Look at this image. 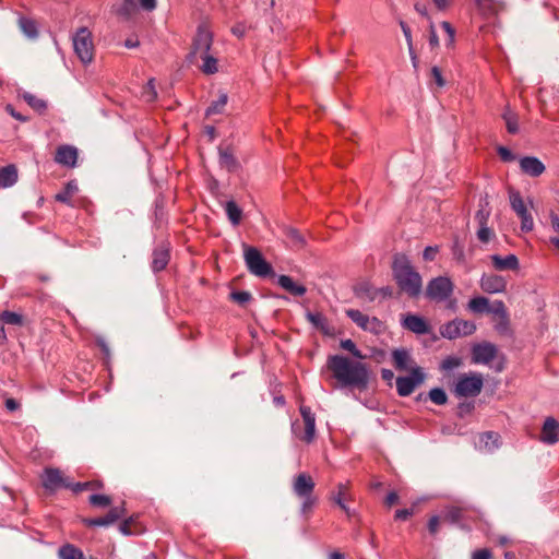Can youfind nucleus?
<instances>
[{
	"instance_id": "31",
	"label": "nucleus",
	"mask_w": 559,
	"mask_h": 559,
	"mask_svg": "<svg viewBox=\"0 0 559 559\" xmlns=\"http://www.w3.org/2000/svg\"><path fill=\"white\" fill-rule=\"evenodd\" d=\"M226 215L233 226H238L242 217V210L233 200L225 203Z\"/></svg>"
},
{
	"instance_id": "32",
	"label": "nucleus",
	"mask_w": 559,
	"mask_h": 559,
	"mask_svg": "<svg viewBox=\"0 0 559 559\" xmlns=\"http://www.w3.org/2000/svg\"><path fill=\"white\" fill-rule=\"evenodd\" d=\"M306 318L314 328L319 329L326 335L330 334L326 319L322 313L308 311L306 313Z\"/></svg>"
},
{
	"instance_id": "48",
	"label": "nucleus",
	"mask_w": 559,
	"mask_h": 559,
	"mask_svg": "<svg viewBox=\"0 0 559 559\" xmlns=\"http://www.w3.org/2000/svg\"><path fill=\"white\" fill-rule=\"evenodd\" d=\"M230 298H231L235 302H237V304H239V305L243 306V305H246L248 301H250V300H251L252 296H251V294H250L249 292L241 290V292H233V293L230 294Z\"/></svg>"
},
{
	"instance_id": "35",
	"label": "nucleus",
	"mask_w": 559,
	"mask_h": 559,
	"mask_svg": "<svg viewBox=\"0 0 559 559\" xmlns=\"http://www.w3.org/2000/svg\"><path fill=\"white\" fill-rule=\"evenodd\" d=\"M228 102V96L226 93H219V96L216 100H213L211 103V105L206 108L205 110V115L209 117V116H212V115H217V114H222L226 104Z\"/></svg>"
},
{
	"instance_id": "9",
	"label": "nucleus",
	"mask_w": 559,
	"mask_h": 559,
	"mask_svg": "<svg viewBox=\"0 0 559 559\" xmlns=\"http://www.w3.org/2000/svg\"><path fill=\"white\" fill-rule=\"evenodd\" d=\"M476 331V324L473 321L454 319L440 326V334L447 340H455L462 336L472 335Z\"/></svg>"
},
{
	"instance_id": "10",
	"label": "nucleus",
	"mask_w": 559,
	"mask_h": 559,
	"mask_svg": "<svg viewBox=\"0 0 559 559\" xmlns=\"http://www.w3.org/2000/svg\"><path fill=\"white\" fill-rule=\"evenodd\" d=\"M426 379V374L421 367L412 369L408 376L396 378V391L400 396H408L414 390L420 385Z\"/></svg>"
},
{
	"instance_id": "52",
	"label": "nucleus",
	"mask_w": 559,
	"mask_h": 559,
	"mask_svg": "<svg viewBox=\"0 0 559 559\" xmlns=\"http://www.w3.org/2000/svg\"><path fill=\"white\" fill-rule=\"evenodd\" d=\"M498 154L503 162L510 163L516 159V155L506 146L498 147Z\"/></svg>"
},
{
	"instance_id": "55",
	"label": "nucleus",
	"mask_w": 559,
	"mask_h": 559,
	"mask_svg": "<svg viewBox=\"0 0 559 559\" xmlns=\"http://www.w3.org/2000/svg\"><path fill=\"white\" fill-rule=\"evenodd\" d=\"M431 75L435 79V82L439 87H443L445 85V81H444L442 73L438 67H432Z\"/></svg>"
},
{
	"instance_id": "18",
	"label": "nucleus",
	"mask_w": 559,
	"mask_h": 559,
	"mask_svg": "<svg viewBox=\"0 0 559 559\" xmlns=\"http://www.w3.org/2000/svg\"><path fill=\"white\" fill-rule=\"evenodd\" d=\"M501 445L500 435L493 431L480 433L476 447L479 451L492 453Z\"/></svg>"
},
{
	"instance_id": "44",
	"label": "nucleus",
	"mask_w": 559,
	"mask_h": 559,
	"mask_svg": "<svg viewBox=\"0 0 559 559\" xmlns=\"http://www.w3.org/2000/svg\"><path fill=\"white\" fill-rule=\"evenodd\" d=\"M462 364V360L461 358L456 357V356H448L447 358H444L440 365V368L444 371H451V370H454L456 368H459Z\"/></svg>"
},
{
	"instance_id": "30",
	"label": "nucleus",
	"mask_w": 559,
	"mask_h": 559,
	"mask_svg": "<svg viewBox=\"0 0 559 559\" xmlns=\"http://www.w3.org/2000/svg\"><path fill=\"white\" fill-rule=\"evenodd\" d=\"M199 59L202 60L200 70L204 74H215L216 72H218V60L212 52L200 56Z\"/></svg>"
},
{
	"instance_id": "58",
	"label": "nucleus",
	"mask_w": 559,
	"mask_h": 559,
	"mask_svg": "<svg viewBox=\"0 0 559 559\" xmlns=\"http://www.w3.org/2000/svg\"><path fill=\"white\" fill-rule=\"evenodd\" d=\"M438 252V247L428 246L425 248L423 252V258L425 261H432L436 258Z\"/></svg>"
},
{
	"instance_id": "33",
	"label": "nucleus",
	"mask_w": 559,
	"mask_h": 559,
	"mask_svg": "<svg viewBox=\"0 0 559 559\" xmlns=\"http://www.w3.org/2000/svg\"><path fill=\"white\" fill-rule=\"evenodd\" d=\"M19 25L26 37L34 39L38 36L37 25L33 20L25 16H21L19 19Z\"/></svg>"
},
{
	"instance_id": "49",
	"label": "nucleus",
	"mask_w": 559,
	"mask_h": 559,
	"mask_svg": "<svg viewBox=\"0 0 559 559\" xmlns=\"http://www.w3.org/2000/svg\"><path fill=\"white\" fill-rule=\"evenodd\" d=\"M341 347L353 354V356L362 358L361 352L356 347V344L352 340L347 338L341 341Z\"/></svg>"
},
{
	"instance_id": "53",
	"label": "nucleus",
	"mask_w": 559,
	"mask_h": 559,
	"mask_svg": "<svg viewBox=\"0 0 559 559\" xmlns=\"http://www.w3.org/2000/svg\"><path fill=\"white\" fill-rule=\"evenodd\" d=\"M287 237L296 245H302L304 238L295 228H288L286 231Z\"/></svg>"
},
{
	"instance_id": "26",
	"label": "nucleus",
	"mask_w": 559,
	"mask_h": 559,
	"mask_svg": "<svg viewBox=\"0 0 559 559\" xmlns=\"http://www.w3.org/2000/svg\"><path fill=\"white\" fill-rule=\"evenodd\" d=\"M354 294L357 298L366 301H374L378 298L377 288L369 282H360L354 287Z\"/></svg>"
},
{
	"instance_id": "15",
	"label": "nucleus",
	"mask_w": 559,
	"mask_h": 559,
	"mask_svg": "<svg viewBox=\"0 0 559 559\" xmlns=\"http://www.w3.org/2000/svg\"><path fill=\"white\" fill-rule=\"evenodd\" d=\"M402 326L417 335H424L430 332L427 321L418 314L408 313L404 316Z\"/></svg>"
},
{
	"instance_id": "42",
	"label": "nucleus",
	"mask_w": 559,
	"mask_h": 559,
	"mask_svg": "<svg viewBox=\"0 0 559 559\" xmlns=\"http://www.w3.org/2000/svg\"><path fill=\"white\" fill-rule=\"evenodd\" d=\"M23 98L32 108L38 111H43L47 107L45 100L37 98L35 95L31 93H24Z\"/></svg>"
},
{
	"instance_id": "25",
	"label": "nucleus",
	"mask_w": 559,
	"mask_h": 559,
	"mask_svg": "<svg viewBox=\"0 0 559 559\" xmlns=\"http://www.w3.org/2000/svg\"><path fill=\"white\" fill-rule=\"evenodd\" d=\"M495 308V301L489 302V299L484 296H477L469 299L467 309L473 313H491Z\"/></svg>"
},
{
	"instance_id": "38",
	"label": "nucleus",
	"mask_w": 559,
	"mask_h": 559,
	"mask_svg": "<svg viewBox=\"0 0 559 559\" xmlns=\"http://www.w3.org/2000/svg\"><path fill=\"white\" fill-rule=\"evenodd\" d=\"M346 316L361 330L366 328L369 316L364 314L361 311L357 309H347Z\"/></svg>"
},
{
	"instance_id": "39",
	"label": "nucleus",
	"mask_w": 559,
	"mask_h": 559,
	"mask_svg": "<svg viewBox=\"0 0 559 559\" xmlns=\"http://www.w3.org/2000/svg\"><path fill=\"white\" fill-rule=\"evenodd\" d=\"M0 321L4 325H20L22 324V316L12 311H3L0 314Z\"/></svg>"
},
{
	"instance_id": "29",
	"label": "nucleus",
	"mask_w": 559,
	"mask_h": 559,
	"mask_svg": "<svg viewBox=\"0 0 559 559\" xmlns=\"http://www.w3.org/2000/svg\"><path fill=\"white\" fill-rule=\"evenodd\" d=\"M62 484L60 471L57 468H47L43 476V486L46 489L53 490Z\"/></svg>"
},
{
	"instance_id": "56",
	"label": "nucleus",
	"mask_w": 559,
	"mask_h": 559,
	"mask_svg": "<svg viewBox=\"0 0 559 559\" xmlns=\"http://www.w3.org/2000/svg\"><path fill=\"white\" fill-rule=\"evenodd\" d=\"M441 27L444 29V32L447 33V35L449 37L448 45H452L454 43V36H455L454 28L452 27V25L449 22H445V21L441 23Z\"/></svg>"
},
{
	"instance_id": "3",
	"label": "nucleus",
	"mask_w": 559,
	"mask_h": 559,
	"mask_svg": "<svg viewBox=\"0 0 559 559\" xmlns=\"http://www.w3.org/2000/svg\"><path fill=\"white\" fill-rule=\"evenodd\" d=\"M73 50L83 64H90L94 59V44L90 29L85 26L80 27L72 35Z\"/></svg>"
},
{
	"instance_id": "28",
	"label": "nucleus",
	"mask_w": 559,
	"mask_h": 559,
	"mask_svg": "<svg viewBox=\"0 0 559 559\" xmlns=\"http://www.w3.org/2000/svg\"><path fill=\"white\" fill-rule=\"evenodd\" d=\"M17 181V169L14 165H8L0 169V188H10Z\"/></svg>"
},
{
	"instance_id": "54",
	"label": "nucleus",
	"mask_w": 559,
	"mask_h": 559,
	"mask_svg": "<svg viewBox=\"0 0 559 559\" xmlns=\"http://www.w3.org/2000/svg\"><path fill=\"white\" fill-rule=\"evenodd\" d=\"M400 26L402 28V32L405 36V39L407 41V46H408V50L412 52V47H413V40H412V32H411V28L408 27V25L401 21L400 22Z\"/></svg>"
},
{
	"instance_id": "12",
	"label": "nucleus",
	"mask_w": 559,
	"mask_h": 559,
	"mask_svg": "<svg viewBox=\"0 0 559 559\" xmlns=\"http://www.w3.org/2000/svg\"><path fill=\"white\" fill-rule=\"evenodd\" d=\"M492 314L498 318L495 323V330L503 336H509L512 334L510 328V317L502 300H495V308L492 309Z\"/></svg>"
},
{
	"instance_id": "11",
	"label": "nucleus",
	"mask_w": 559,
	"mask_h": 559,
	"mask_svg": "<svg viewBox=\"0 0 559 559\" xmlns=\"http://www.w3.org/2000/svg\"><path fill=\"white\" fill-rule=\"evenodd\" d=\"M498 353L496 345L489 342L475 344L472 347V361L477 365H488L491 362Z\"/></svg>"
},
{
	"instance_id": "21",
	"label": "nucleus",
	"mask_w": 559,
	"mask_h": 559,
	"mask_svg": "<svg viewBox=\"0 0 559 559\" xmlns=\"http://www.w3.org/2000/svg\"><path fill=\"white\" fill-rule=\"evenodd\" d=\"M490 260L492 262V266L497 271H506V270L515 271L520 267L519 259L513 253H510L506 257H501L499 254H492V255H490Z\"/></svg>"
},
{
	"instance_id": "19",
	"label": "nucleus",
	"mask_w": 559,
	"mask_h": 559,
	"mask_svg": "<svg viewBox=\"0 0 559 559\" xmlns=\"http://www.w3.org/2000/svg\"><path fill=\"white\" fill-rule=\"evenodd\" d=\"M392 359L394 366L400 371H409L415 367H418L411 355V352L406 348H396L392 352Z\"/></svg>"
},
{
	"instance_id": "7",
	"label": "nucleus",
	"mask_w": 559,
	"mask_h": 559,
	"mask_svg": "<svg viewBox=\"0 0 559 559\" xmlns=\"http://www.w3.org/2000/svg\"><path fill=\"white\" fill-rule=\"evenodd\" d=\"M212 45L213 33L207 28L206 25H199L192 41L191 51L187 56L188 61L193 62L194 59L199 58L200 56L211 52Z\"/></svg>"
},
{
	"instance_id": "27",
	"label": "nucleus",
	"mask_w": 559,
	"mask_h": 559,
	"mask_svg": "<svg viewBox=\"0 0 559 559\" xmlns=\"http://www.w3.org/2000/svg\"><path fill=\"white\" fill-rule=\"evenodd\" d=\"M277 284L293 296L300 297L304 296L307 292L304 285L295 283L288 275H280L277 277Z\"/></svg>"
},
{
	"instance_id": "16",
	"label": "nucleus",
	"mask_w": 559,
	"mask_h": 559,
	"mask_svg": "<svg viewBox=\"0 0 559 559\" xmlns=\"http://www.w3.org/2000/svg\"><path fill=\"white\" fill-rule=\"evenodd\" d=\"M299 412L305 423V433L299 438L305 442L310 443L316 437V416L309 406L301 405L299 407Z\"/></svg>"
},
{
	"instance_id": "46",
	"label": "nucleus",
	"mask_w": 559,
	"mask_h": 559,
	"mask_svg": "<svg viewBox=\"0 0 559 559\" xmlns=\"http://www.w3.org/2000/svg\"><path fill=\"white\" fill-rule=\"evenodd\" d=\"M88 501L94 507L105 508L111 503V499L106 495L93 493L90 496Z\"/></svg>"
},
{
	"instance_id": "37",
	"label": "nucleus",
	"mask_w": 559,
	"mask_h": 559,
	"mask_svg": "<svg viewBox=\"0 0 559 559\" xmlns=\"http://www.w3.org/2000/svg\"><path fill=\"white\" fill-rule=\"evenodd\" d=\"M79 187L75 180L69 181L64 189L56 195V200L62 203H70L71 197L78 192Z\"/></svg>"
},
{
	"instance_id": "34",
	"label": "nucleus",
	"mask_w": 559,
	"mask_h": 559,
	"mask_svg": "<svg viewBox=\"0 0 559 559\" xmlns=\"http://www.w3.org/2000/svg\"><path fill=\"white\" fill-rule=\"evenodd\" d=\"M58 556L60 559H85L83 552L71 544L61 546Z\"/></svg>"
},
{
	"instance_id": "62",
	"label": "nucleus",
	"mask_w": 559,
	"mask_h": 559,
	"mask_svg": "<svg viewBox=\"0 0 559 559\" xmlns=\"http://www.w3.org/2000/svg\"><path fill=\"white\" fill-rule=\"evenodd\" d=\"M472 559H491V552L488 549H478L473 552Z\"/></svg>"
},
{
	"instance_id": "59",
	"label": "nucleus",
	"mask_w": 559,
	"mask_h": 559,
	"mask_svg": "<svg viewBox=\"0 0 559 559\" xmlns=\"http://www.w3.org/2000/svg\"><path fill=\"white\" fill-rule=\"evenodd\" d=\"M134 7L135 0H124L123 5L118 10V13L120 15H128Z\"/></svg>"
},
{
	"instance_id": "63",
	"label": "nucleus",
	"mask_w": 559,
	"mask_h": 559,
	"mask_svg": "<svg viewBox=\"0 0 559 559\" xmlns=\"http://www.w3.org/2000/svg\"><path fill=\"white\" fill-rule=\"evenodd\" d=\"M413 514L412 509H400L395 512V519L405 521Z\"/></svg>"
},
{
	"instance_id": "6",
	"label": "nucleus",
	"mask_w": 559,
	"mask_h": 559,
	"mask_svg": "<svg viewBox=\"0 0 559 559\" xmlns=\"http://www.w3.org/2000/svg\"><path fill=\"white\" fill-rule=\"evenodd\" d=\"M242 248L243 259L250 273L261 277L269 276L273 273L271 264L265 261L257 248L246 243L242 245Z\"/></svg>"
},
{
	"instance_id": "43",
	"label": "nucleus",
	"mask_w": 559,
	"mask_h": 559,
	"mask_svg": "<svg viewBox=\"0 0 559 559\" xmlns=\"http://www.w3.org/2000/svg\"><path fill=\"white\" fill-rule=\"evenodd\" d=\"M462 518V509L457 507H450L445 509L443 519L451 524H456Z\"/></svg>"
},
{
	"instance_id": "4",
	"label": "nucleus",
	"mask_w": 559,
	"mask_h": 559,
	"mask_svg": "<svg viewBox=\"0 0 559 559\" xmlns=\"http://www.w3.org/2000/svg\"><path fill=\"white\" fill-rule=\"evenodd\" d=\"M484 386V378L478 372L462 373L457 377L453 388L456 397H475Z\"/></svg>"
},
{
	"instance_id": "17",
	"label": "nucleus",
	"mask_w": 559,
	"mask_h": 559,
	"mask_svg": "<svg viewBox=\"0 0 559 559\" xmlns=\"http://www.w3.org/2000/svg\"><path fill=\"white\" fill-rule=\"evenodd\" d=\"M540 441L550 445L559 441V421L554 417L545 419L542 427Z\"/></svg>"
},
{
	"instance_id": "61",
	"label": "nucleus",
	"mask_w": 559,
	"mask_h": 559,
	"mask_svg": "<svg viewBox=\"0 0 559 559\" xmlns=\"http://www.w3.org/2000/svg\"><path fill=\"white\" fill-rule=\"evenodd\" d=\"M88 526H108V522L105 516L86 520Z\"/></svg>"
},
{
	"instance_id": "24",
	"label": "nucleus",
	"mask_w": 559,
	"mask_h": 559,
	"mask_svg": "<svg viewBox=\"0 0 559 559\" xmlns=\"http://www.w3.org/2000/svg\"><path fill=\"white\" fill-rule=\"evenodd\" d=\"M219 166L229 173H235L240 168L238 159L234 156L229 148H218Z\"/></svg>"
},
{
	"instance_id": "1",
	"label": "nucleus",
	"mask_w": 559,
	"mask_h": 559,
	"mask_svg": "<svg viewBox=\"0 0 559 559\" xmlns=\"http://www.w3.org/2000/svg\"><path fill=\"white\" fill-rule=\"evenodd\" d=\"M326 367L336 380L337 389H358L364 391L369 383V371L365 364L343 355L330 356Z\"/></svg>"
},
{
	"instance_id": "8",
	"label": "nucleus",
	"mask_w": 559,
	"mask_h": 559,
	"mask_svg": "<svg viewBox=\"0 0 559 559\" xmlns=\"http://www.w3.org/2000/svg\"><path fill=\"white\" fill-rule=\"evenodd\" d=\"M454 290V284L447 276H438L430 280L426 287V297L437 302L448 300Z\"/></svg>"
},
{
	"instance_id": "14",
	"label": "nucleus",
	"mask_w": 559,
	"mask_h": 559,
	"mask_svg": "<svg viewBox=\"0 0 559 559\" xmlns=\"http://www.w3.org/2000/svg\"><path fill=\"white\" fill-rule=\"evenodd\" d=\"M521 171L530 177L536 178L546 170L544 163L536 156H523L519 159Z\"/></svg>"
},
{
	"instance_id": "2",
	"label": "nucleus",
	"mask_w": 559,
	"mask_h": 559,
	"mask_svg": "<svg viewBox=\"0 0 559 559\" xmlns=\"http://www.w3.org/2000/svg\"><path fill=\"white\" fill-rule=\"evenodd\" d=\"M392 274L400 290L408 297L416 298L421 294L423 277L407 255L397 253L393 257Z\"/></svg>"
},
{
	"instance_id": "5",
	"label": "nucleus",
	"mask_w": 559,
	"mask_h": 559,
	"mask_svg": "<svg viewBox=\"0 0 559 559\" xmlns=\"http://www.w3.org/2000/svg\"><path fill=\"white\" fill-rule=\"evenodd\" d=\"M509 200L511 209L521 219V230L524 233L533 230L534 219L530 212V209H533V200L528 199V201L525 202L520 192L515 190L509 192Z\"/></svg>"
},
{
	"instance_id": "57",
	"label": "nucleus",
	"mask_w": 559,
	"mask_h": 559,
	"mask_svg": "<svg viewBox=\"0 0 559 559\" xmlns=\"http://www.w3.org/2000/svg\"><path fill=\"white\" fill-rule=\"evenodd\" d=\"M440 518L438 515H433L428 521V531L430 534L435 535L439 530Z\"/></svg>"
},
{
	"instance_id": "40",
	"label": "nucleus",
	"mask_w": 559,
	"mask_h": 559,
	"mask_svg": "<svg viewBox=\"0 0 559 559\" xmlns=\"http://www.w3.org/2000/svg\"><path fill=\"white\" fill-rule=\"evenodd\" d=\"M429 399L436 404V405H444L448 402L447 393L441 388H433L428 393Z\"/></svg>"
},
{
	"instance_id": "47",
	"label": "nucleus",
	"mask_w": 559,
	"mask_h": 559,
	"mask_svg": "<svg viewBox=\"0 0 559 559\" xmlns=\"http://www.w3.org/2000/svg\"><path fill=\"white\" fill-rule=\"evenodd\" d=\"M124 515V508L122 506L120 507H114L109 510V512L105 515V519L108 522V525L115 523L119 519H121Z\"/></svg>"
},
{
	"instance_id": "50",
	"label": "nucleus",
	"mask_w": 559,
	"mask_h": 559,
	"mask_svg": "<svg viewBox=\"0 0 559 559\" xmlns=\"http://www.w3.org/2000/svg\"><path fill=\"white\" fill-rule=\"evenodd\" d=\"M492 237L493 231L487 225L479 226V229L477 230V238L479 239V241L486 243Z\"/></svg>"
},
{
	"instance_id": "60",
	"label": "nucleus",
	"mask_w": 559,
	"mask_h": 559,
	"mask_svg": "<svg viewBox=\"0 0 559 559\" xmlns=\"http://www.w3.org/2000/svg\"><path fill=\"white\" fill-rule=\"evenodd\" d=\"M301 498L304 499L302 504H301V512L306 513L308 510H310L312 508V506L316 502V499L311 495L307 496V497H301Z\"/></svg>"
},
{
	"instance_id": "36",
	"label": "nucleus",
	"mask_w": 559,
	"mask_h": 559,
	"mask_svg": "<svg viewBox=\"0 0 559 559\" xmlns=\"http://www.w3.org/2000/svg\"><path fill=\"white\" fill-rule=\"evenodd\" d=\"M502 119L506 122L509 133L515 134L519 131L518 115L513 112L509 107H507L502 114Z\"/></svg>"
},
{
	"instance_id": "45",
	"label": "nucleus",
	"mask_w": 559,
	"mask_h": 559,
	"mask_svg": "<svg viewBox=\"0 0 559 559\" xmlns=\"http://www.w3.org/2000/svg\"><path fill=\"white\" fill-rule=\"evenodd\" d=\"M364 331H368L373 334H380L383 331V324L378 318L369 317Z\"/></svg>"
},
{
	"instance_id": "13",
	"label": "nucleus",
	"mask_w": 559,
	"mask_h": 559,
	"mask_svg": "<svg viewBox=\"0 0 559 559\" xmlns=\"http://www.w3.org/2000/svg\"><path fill=\"white\" fill-rule=\"evenodd\" d=\"M479 285L487 294H499L507 289V280L498 274H483Z\"/></svg>"
},
{
	"instance_id": "23",
	"label": "nucleus",
	"mask_w": 559,
	"mask_h": 559,
	"mask_svg": "<svg viewBox=\"0 0 559 559\" xmlns=\"http://www.w3.org/2000/svg\"><path fill=\"white\" fill-rule=\"evenodd\" d=\"M169 261V249L166 245H160L153 251L152 270L159 272L166 267Z\"/></svg>"
},
{
	"instance_id": "64",
	"label": "nucleus",
	"mask_w": 559,
	"mask_h": 559,
	"mask_svg": "<svg viewBox=\"0 0 559 559\" xmlns=\"http://www.w3.org/2000/svg\"><path fill=\"white\" fill-rule=\"evenodd\" d=\"M140 5L145 11H153L156 8V0H140Z\"/></svg>"
},
{
	"instance_id": "41",
	"label": "nucleus",
	"mask_w": 559,
	"mask_h": 559,
	"mask_svg": "<svg viewBox=\"0 0 559 559\" xmlns=\"http://www.w3.org/2000/svg\"><path fill=\"white\" fill-rule=\"evenodd\" d=\"M142 97L151 103L157 98V92L155 86V79H150L142 92Z\"/></svg>"
},
{
	"instance_id": "22",
	"label": "nucleus",
	"mask_w": 559,
	"mask_h": 559,
	"mask_svg": "<svg viewBox=\"0 0 559 559\" xmlns=\"http://www.w3.org/2000/svg\"><path fill=\"white\" fill-rule=\"evenodd\" d=\"M293 488L298 497H307L312 493L314 483L309 475L301 473L295 478Z\"/></svg>"
},
{
	"instance_id": "20",
	"label": "nucleus",
	"mask_w": 559,
	"mask_h": 559,
	"mask_svg": "<svg viewBox=\"0 0 559 559\" xmlns=\"http://www.w3.org/2000/svg\"><path fill=\"white\" fill-rule=\"evenodd\" d=\"M78 159V150L72 145H61L56 152L55 160L67 167H74Z\"/></svg>"
},
{
	"instance_id": "51",
	"label": "nucleus",
	"mask_w": 559,
	"mask_h": 559,
	"mask_svg": "<svg viewBox=\"0 0 559 559\" xmlns=\"http://www.w3.org/2000/svg\"><path fill=\"white\" fill-rule=\"evenodd\" d=\"M489 215H490V210L480 205V209L475 214V219L477 221L479 226L487 225Z\"/></svg>"
}]
</instances>
